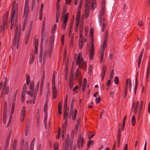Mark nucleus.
<instances>
[{"instance_id": "09e8293b", "label": "nucleus", "mask_w": 150, "mask_h": 150, "mask_svg": "<svg viewBox=\"0 0 150 150\" xmlns=\"http://www.w3.org/2000/svg\"><path fill=\"white\" fill-rule=\"evenodd\" d=\"M21 103L24 102L25 100V98L24 97V94H22L21 96Z\"/></svg>"}, {"instance_id": "7c9ffc66", "label": "nucleus", "mask_w": 150, "mask_h": 150, "mask_svg": "<svg viewBox=\"0 0 150 150\" xmlns=\"http://www.w3.org/2000/svg\"><path fill=\"white\" fill-rule=\"evenodd\" d=\"M34 56L33 55H32L31 56V57L30 58V61H29V63L30 64H31L33 63L34 61Z\"/></svg>"}, {"instance_id": "ddd939ff", "label": "nucleus", "mask_w": 150, "mask_h": 150, "mask_svg": "<svg viewBox=\"0 0 150 150\" xmlns=\"http://www.w3.org/2000/svg\"><path fill=\"white\" fill-rule=\"evenodd\" d=\"M25 108L24 106L23 107L22 111L21 112V122H23L24 120L25 115Z\"/></svg>"}, {"instance_id": "f03ea898", "label": "nucleus", "mask_w": 150, "mask_h": 150, "mask_svg": "<svg viewBox=\"0 0 150 150\" xmlns=\"http://www.w3.org/2000/svg\"><path fill=\"white\" fill-rule=\"evenodd\" d=\"M81 54H79L78 56L76 61V64L78 65L80 68H83L85 69L86 68V62L83 61L82 58H81Z\"/></svg>"}, {"instance_id": "a19ab883", "label": "nucleus", "mask_w": 150, "mask_h": 150, "mask_svg": "<svg viewBox=\"0 0 150 150\" xmlns=\"http://www.w3.org/2000/svg\"><path fill=\"white\" fill-rule=\"evenodd\" d=\"M37 95V93L36 92H34V93H33V95L32 97H31L33 98V100L34 101H35L36 97V96Z\"/></svg>"}, {"instance_id": "f257e3e1", "label": "nucleus", "mask_w": 150, "mask_h": 150, "mask_svg": "<svg viewBox=\"0 0 150 150\" xmlns=\"http://www.w3.org/2000/svg\"><path fill=\"white\" fill-rule=\"evenodd\" d=\"M91 4V9L92 10H93L96 8V4L95 0H92L91 2V3L88 1V0H86L85 9V12L86 17L87 18L88 17L89 11V7Z\"/></svg>"}, {"instance_id": "603ef678", "label": "nucleus", "mask_w": 150, "mask_h": 150, "mask_svg": "<svg viewBox=\"0 0 150 150\" xmlns=\"http://www.w3.org/2000/svg\"><path fill=\"white\" fill-rule=\"evenodd\" d=\"M143 101H142L140 102V105H139V111H140L142 109V105H143Z\"/></svg>"}, {"instance_id": "052dcab7", "label": "nucleus", "mask_w": 150, "mask_h": 150, "mask_svg": "<svg viewBox=\"0 0 150 150\" xmlns=\"http://www.w3.org/2000/svg\"><path fill=\"white\" fill-rule=\"evenodd\" d=\"M92 68H93L92 65H90L89 67V69H88L89 73H91V72L92 70Z\"/></svg>"}, {"instance_id": "680f3d73", "label": "nucleus", "mask_w": 150, "mask_h": 150, "mask_svg": "<svg viewBox=\"0 0 150 150\" xmlns=\"http://www.w3.org/2000/svg\"><path fill=\"white\" fill-rule=\"evenodd\" d=\"M72 26H71L70 27L69 29V37L70 36L71 34L72 33Z\"/></svg>"}, {"instance_id": "69168bd1", "label": "nucleus", "mask_w": 150, "mask_h": 150, "mask_svg": "<svg viewBox=\"0 0 150 150\" xmlns=\"http://www.w3.org/2000/svg\"><path fill=\"white\" fill-rule=\"evenodd\" d=\"M79 122H78L75 127V129H76V132H77L78 130V128L79 127Z\"/></svg>"}, {"instance_id": "6e6552de", "label": "nucleus", "mask_w": 150, "mask_h": 150, "mask_svg": "<svg viewBox=\"0 0 150 150\" xmlns=\"http://www.w3.org/2000/svg\"><path fill=\"white\" fill-rule=\"evenodd\" d=\"M34 84L33 83H31L29 86V88L30 89V91H28L27 92V93L28 95H30V97H32L33 95V93H34Z\"/></svg>"}, {"instance_id": "c85d7f7f", "label": "nucleus", "mask_w": 150, "mask_h": 150, "mask_svg": "<svg viewBox=\"0 0 150 150\" xmlns=\"http://www.w3.org/2000/svg\"><path fill=\"white\" fill-rule=\"evenodd\" d=\"M15 102L14 101L13 102V103L12 104V107L11 110V112H10V115H12L13 114V112L14 110V109L15 108Z\"/></svg>"}, {"instance_id": "79ce46f5", "label": "nucleus", "mask_w": 150, "mask_h": 150, "mask_svg": "<svg viewBox=\"0 0 150 150\" xmlns=\"http://www.w3.org/2000/svg\"><path fill=\"white\" fill-rule=\"evenodd\" d=\"M58 144L56 142L54 144V150H58Z\"/></svg>"}, {"instance_id": "0e129e2a", "label": "nucleus", "mask_w": 150, "mask_h": 150, "mask_svg": "<svg viewBox=\"0 0 150 150\" xmlns=\"http://www.w3.org/2000/svg\"><path fill=\"white\" fill-rule=\"evenodd\" d=\"M6 114H3V120L4 122L6 121Z\"/></svg>"}, {"instance_id": "e433bc0d", "label": "nucleus", "mask_w": 150, "mask_h": 150, "mask_svg": "<svg viewBox=\"0 0 150 150\" xmlns=\"http://www.w3.org/2000/svg\"><path fill=\"white\" fill-rule=\"evenodd\" d=\"M69 17V13H67L65 15H64L63 16V20H66L67 21Z\"/></svg>"}, {"instance_id": "c9c22d12", "label": "nucleus", "mask_w": 150, "mask_h": 150, "mask_svg": "<svg viewBox=\"0 0 150 150\" xmlns=\"http://www.w3.org/2000/svg\"><path fill=\"white\" fill-rule=\"evenodd\" d=\"M26 85L25 83L23 86V90L22 92V94H24L26 90Z\"/></svg>"}, {"instance_id": "4d7b16f0", "label": "nucleus", "mask_w": 150, "mask_h": 150, "mask_svg": "<svg viewBox=\"0 0 150 150\" xmlns=\"http://www.w3.org/2000/svg\"><path fill=\"white\" fill-rule=\"evenodd\" d=\"M6 85H3V89L2 90V95L4 94V92H5V90L6 88Z\"/></svg>"}, {"instance_id": "dca6fc26", "label": "nucleus", "mask_w": 150, "mask_h": 150, "mask_svg": "<svg viewBox=\"0 0 150 150\" xmlns=\"http://www.w3.org/2000/svg\"><path fill=\"white\" fill-rule=\"evenodd\" d=\"M47 104H45L44 105V112H45V117L44 119V122H47Z\"/></svg>"}, {"instance_id": "1a4fd4ad", "label": "nucleus", "mask_w": 150, "mask_h": 150, "mask_svg": "<svg viewBox=\"0 0 150 150\" xmlns=\"http://www.w3.org/2000/svg\"><path fill=\"white\" fill-rule=\"evenodd\" d=\"M67 103H64V119L67 121L68 113L67 111Z\"/></svg>"}, {"instance_id": "c03bdc74", "label": "nucleus", "mask_w": 150, "mask_h": 150, "mask_svg": "<svg viewBox=\"0 0 150 150\" xmlns=\"http://www.w3.org/2000/svg\"><path fill=\"white\" fill-rule=\"evenodd\" d=\"M83 29V26H81L80 28V38H81L82 35V30Z\"/></svg>"}, {"instance_id": "864d4df0", "label": "nucleus", "mask_w": 150, "mask_h": 150, "mask_svg": "<svg viewBox=\"0 0 150 150\" xmlns=\"http://www.w3.org/2000/svg\"><path fill=\"white\" fill-rule=\"evenodd\" d=\"M67 11V6L66 5H65L63 7V13L64 14Z\"/></svg>"}, {"instance_id": "e2e57ef3", "label": "nucleus", "mask_w": 150, "mask_h": 150, "mask_svg": "<svg viewBox=\"0 0 150 150\" xmlns=\"http://www.w3.org/2000/svg\"><path fill=\"white\" fill-rule=\"evenodd\" d=\"M28 13V11H24L23 17L25 18L27 16Z\"/></svg>"}, {"instance_id": "bb28decb", "label": "nucleus", "mask_w": 150, "mask_h": 150, "mask_svg": "<svg viewBox=\"0 0 150 150\" xmlns=\"http://www.w3.org/2000/svg\"><path fill=\"white\" fill-rule=\"evenodd\" d=\"M38 49V40L36 39L35 41V51H37Z\"/></svg>"}, {"instance_id": "ea45409f", "label": "nucleus", "mask_w": 150, "mask_h": 150, "mask_svg": "<svg viewBox=\"0 0 150 150\" xmlns=\"http://www.w3.org/2000/svg\"><path fill=\"white\" fill-rule=\"evenodd\" d=\"M54 42V38L53 37H52L51 41V48L52 49L53 46V44Z\"/></svg>"}, {"instance_id": "39448f33", "label": "nucleus", "mask_w": 150, "mask_h": 150, "mask_svg": "<svg viewBox=\"0 0 150 150\" xmlns=\"http://www.w3.org/2000/svg\"><path fill=\"white\" fill-rule=\"evenodd\" d=\"M90 35L91 38V47L90 52L89 56L90 59L91 60H92L94 55V45L93 44L94 39L93 38V33H91Z\"/></svg>"}, {"instance_id": "4c0bfd02", "label": "nucleus", "mask_w": 150, "mask_h": 150, "mask_svg": "<svg viewBox=\"0 0 150 150\" xmlns=\"http://www.w3.org/2000/svg\"><path fill=\"white\" fill-rule=\"evenodd\" d=\"M35 138H34L33 140L32 141V142L31 144V146H30V148H33L35 144Z\"/></svg>"}, {"instance_id": "7ed1b4c3", "label": "nucleus", "mask_w": 150, "mask_h": 150, "mask_svg": "<svg viewBox=\"0 0 150 150\" xmlns=\"http://www.w3.org/2000/svg\"><path fill=\"white\" fill-rule=\"evenodd\" d=\"M74 133V130H73L71 134L70 139L68 140L67 143H66L65 150H67L68 147L69 148V149H70V150L71 149L73 142Z\"/></svg>"}, {"instance_id": "0eeeda50", "label": "nucleus", "mask_w": 150, "mask_h": 150, "mask_svg": "<svg viewBox=\"0 0 150 150\" xmlns=\"http://www.w3.org/2000/svg\"><path fill=\"white\" fill-rule=\"evenodd\" d=\"M105 6L103 5V3H102V10L100 11L99 17V22L100 25H102V16H104L105 12Z\"/></svg>"}, {"instance_id": "8fccbe9b", "label": "nucleus", "mask_w": 150, "mask_h": 150, "mask_svg": "<svg viewBox=\"0 0 150 150\" xmlns=\"http://www.w3.org/2000/svg\"><path fill=\"white\" fill-rule=\"evenodd\" d=\"M114 73V70L113 69H112L111 71L110 74V78L112 79L113 77V74Z\"/></svg>"}, {"instance_id": "6ab92c4d", "label": "nucleus", "mask_w": 150, "mask_h": 150, "mask_svg": "<svg viewBox=\"0 0 150 150\" xmlns=\"http://www.w3.org/2000/svg\"><path fill=\"white\" fill-rule=\"evenodd\" d=\"M45 79V72H44L43 75L42 77V80L41 81V84L40 86V88H41L43 85Z\"/></svg>"}, {"instance_id": "b1692460", "label": "nucleus", "mask_w": 150, "mask_h": 150, "mask_svg": "<svg viewBox=\"0 0 150 150\" xmlns=\"http://www.w3.org/2000/svg\"><path fill=\"white\" fill-rule=\"evenodd\" d=\"M31 30L32 29L31 28H29L28 30L26 35V37L27 38H29V36H30Z\"/></svg>"}, {"instance_id": "bf43d9fd", "label": "nucleus", "mask_w": 150, "mask_h": 150, "mask_svg": "<svg viewBox=\"0 0 150 150\" xmlns=\"http://www.w3.org/2000/svg\"><path fill=\"white\" fill-rule=\"evenodd\" d=\"M110 85V80H108L107 81L106 86H108V88L109 87Z\"/></svg>"}, {"instance_id": "49530a36", "label": "nucleus", "mask_w": 150, "mask_h": 150, "mask_svg": "<svg viewBox=\"0 0 150 150\" xmlns=\"http://www.w3.org/2000/svg\"><path fill=\"white\" fill-rule=\"evenodd\" d=\"M82 136V135H81V134H80L79 135V138H78V140L77 143V144H79V141L81 140L82 139H84L83 138Z\"/></svg>"}, {"instance_id": "4468645a", "label": "nucleus", "mask_w": 150, "mask_h": 150, "mask_svg": "<svg viewBox=\"0 0 150 150\" xmlns=\"http://www.w3.org/2000/svg\"><path fill=\"white\" fill-rule=\"evenodd\" d=\"M102 45H103V47H102V48H101L100 52V54H101V55L100 56V61H103V55L104 54V52L105 51V48L106 47V44H105V46H104L103 44Z\"/></svg>"}, {"instance_id": "9b49d317", "label": "nucleus", "mask_w": 150, "mask_h": 150, "mask_svg": "<svg viewBox=\"0 0 150 150\" xmlns=\"http://www.w3.org/2000/svg\"><path fill=\"white\" fill-rule=\"evenodd\" d=\"M144 49H143L140 52L139 56L138 61V66L139 68L140 67L142 57L144 54Z\"/></svg>"}, {"instance_id": "473e14b6", "label": "nucleus", "mask_w": 150, "mask_h": 150, "mask_svg": "<svg viewBox=\"0 0 150 150\" xmlns=\"http://www.w3.org/2000/svg\"><path fill=\"white\" fill-rule=\"evenodd\" d=\"M84 142V139H82L81 140L79 141V144H77L79 146L80 144H81V148H82Z\"/></svg>"}, {"instance_id": "9d476101", "label": "nucleus", "mask_w": 150, "mask_h": 150, "mask_svg": "<svg viewBox=\"0 0 150 150\" xmlns=\"http://www.w3.org/2000/svg\"><path fill=\"white\" fill-rule=\"evenodd\" d=\"M75 110V112L71 111H71H70L69 113V117L70 118L72 116V119L73 121L75 119L77 114V110H74V111Z\"/></svg>"}, {"instance_id": "f704fd0d", "label": "nucleus", "mask_w": 150, "mask_h": 150, "mask_svg": "<svg viewBox=\"0 0 150 150\" xmlns=\"http://www.w3.org/2000/svg\"><path fill=\"white\" fill-rule=\"evenodd\" d=\"M57 14L56 16L59 17V13L60 12V9L59 6H58L57 7Z\"/></svg>"}, {"instance_id": "3c124183", "label": "nucleus", "mask_w": 150, "mask_h": 150, "mask_svg": "<svg viewBox=\"0 0 150 150\" xmlns=\"http://www.w3.org/2000/svg\"><path fill=\"white\" fill-rule=\"evenodd\" d=\"M115 82V83L118 84L119 83L118 78L117 76H116L115 78L114 79Z\"/></svg>"}, {"instance_id": "5fc2aeb1", "label": "nucleus", "mask_w": 150, "mask_h": 150, "mask_svg": "<svg viewBox=\"0 0 150 150\" xmlns=\"http://www.w3.org/2000/svg\"><path fill=\"white\" fill-rule=\"evenodd\" d=\"M14 19H13V21L12 22V17H11V29L12 30L13 27V25L14 24Z\"/></svg>"}, {"instance_id": "72a5a7b5", "label": "nucleus", "mask_w": 150, "mask_h": 150, "mask_svg": "<svg viewBox=\"0 0 150 150\" xmlns=\"http://www.w3.org/2000/svg\"><path fill=\"white\" fill-rule=\"evenodd\" d=\"M108 36V34H106L105 35L104 38V41L103 42V45L104 46L105 45V44H106V42L107 41V37Z\"/></svg>"}, {"instance_id": "4be33fe9", "label": "nucleus", "mask_w": 150, "mask_h": 150, "mask_svg": "<svg viewBox=\"0 0 150 150\" xmlns=\"http://www.w3.org/2000/svg\"><path fill=\"white\" fill-rule=\"evenodd\" d=\"M76 78H78L79 79H80L81 77V75L79 74V69H77L76 72Z\"/></svg>"}, {"instance_id": "13d9d810", "label": "nucleus", "mask_w": 150, "mask_h": 150, "mask_svg": "<svg viewBox=\"0 0 150 150\" xmlns=\"http://www.w3.org/2000/svg\"><path fill=\"white\" fill-rule=\"evenodd\" d=\"M62 101H60L58 104V109H62Z\"/></svg>"}, {"instance_id": "20e7f679", "label": "nucleus", "mask_w": 150, "mask_h": 150, "mask_svg": "<svg viewBox=\"0 0 150 150\" xmlns=\"http://www.w3.org/2000/svg\"><path fill=\"white\" fill-rule=\"evenodd\" d=\"M18 8V4L17 3L16 4V1H14L13 2L12 10V22L13 21V18L16 16L17 14V9Z\"/></svg>"}, {"instance_id": "a211bd4d", "label": "nucleus", "mask_w": 150, "mask_h": 150, "mask_svg": "<svg viewBox=\"0 0 150 150\" xmlns=\"http://www.w3.org/2000/svg\"><path fill=\"white\" fill-rule=\"evenodd\" d=\"M84 44L83 41L82 39L81 38H80L79 40V49H82L83 47V46Z\"/></svg>"}, {"instance_id": "58836bf2", "label": "nucleus", "mask_w": 150, "mask_h": 150, "mask_svg": "<svg viewBox=\"0 0 150 150\" xmlns=\"http://www.w3.org/2000/svg\"><path fill=\"white\" fill-rule=\"evenodd\" d=\"M18 90H16V92L14 94V99H13V102L14 101L15 102H15H16V96H17V93H18Z\"/></svg>"}, {"instance_id": "412c9836", "label": "nucleus", "mask_w": 150, "mask_h": 150, "mask_svg": "<svg viewBox=\"0 0 150 150\" xmlns=\"http://www.w3.org/2000/svg\"><path fill=\"white\" fill-rule=\"evenodd\" d=\"M128 81L127 80L126 82V85L125 88V93L124 95V98H125L127 95V91L128 85Z\"/></svg>"}, {"instance_id": "cd10ccee", "label": "nucleus", "mask_w": 150, "mask_h": 150, "mask_svg": "<svg viewBox=\"0 0 150 150\" xmlns=\"http://www.w3.org/2000/svg\"><path fill=\"white\" fill-rule=\"evenodd\" d=\"M74 103H71L70 109V111H71H71L75 112V110L74 111V110H76V109H74Z\"/></svg>"}, {"instance_id": "a878e982", "label": "nucleus", "mask_w": 150, "mask_h": 150, "mask_svg": "<svg viewBox=\"0 0 150 150\" xmlns=\"http://www.w3.org/2000/svg\"><path fill=\"white\" fill-rule=\"evenodd\" d=\"M63 22L62 24V28L63 30H65L66 27V23L67 22V21L66 20H63Z\"/></svg>"}, {"instance_id": "423d86ee", "label": "nucleus", "mask_w": 150, "mask_h": 150, "mask_svg": "<svg viewBox=\"0 0 150 150\" xmlns=\"http://www.w3.org/2000/svg\"><path fill=\"white\" fill-rule=\"evenodd\" d=\"M55 72L54 73L53 75L52 79V93L53 96L54 98H55L56 96L57 91L56 90L55 84V76H54Z\"/></svg>"}, {"instance_id": "37998d69", "label": "nucleus", "mask_w": 150, "mask_h": 150, "mask_svg": "<svg viewBox=\"0 0 150 150\" xmlns=\"http://www.w3.org/2000/svg\"><path fill=\"white\" fill-rule=\"evenodd\" d=\"M36 0H32V10H33L35 2H36Z\"/></svg>"}, {"instance_id": "f3484780", "label": "nucleus", "mask_w": 150, "mask_h": 150, "mask_svg": "<svg viewBox=\"0 0 150 150\" xmlns=\"http://www.w3.org/2000/svg\"><path fill=\"white\" fill-rule=\"evenodd\" d=\"M17 28H16L15 31V36L14 38V42L15 41L16 42L17 40L18 41V40H19V38L18 36L19 33L18 35V30H17Z\"/></svg>"}, {"instance_id": "393cba45", "label": "nucleus", "mask_w": 150, "mask_h": 150, "mask_svg": "<svg viewBox=\"0 0 150 150\" xmlns=\"http://www.w3.org/2000/svg\"><path fill=\"white\" fill-rule=\"evenodd\" d=\"M67 125V122H64L63 124L62 129L63 131V133H64L66 131Z\"/></svg>"}, {"instance_id": "f8f14e48", "label": "nucleus", "mask_w": 150, "mask_h": 150, "mask_svg": "<svg viewBox=\"0 0 150 150\" xmlns=\"http://www.w3.org/2000/svg\"><path fill=\"white\" fill-rule=\"evenodd\" d=\"M139 102H137L135 104L133 103L132 104V109L134 108V110L133 112L134 114H136L137 110L138 107V106Z\"/></svg>"}, {"instance_id": "338daca9", "label": "nucleus", "mask_w": 150, "mask_h": 150, "mask_svg": "<svg viewBox=\"0 0 150 150\" xmlns=\"http://www.w3.org/2000/svg\"><path fill=\"white\" fill-rule=\"evenodd\" d=\"M39 87V86L36 85L35 87V88L34 92H36L37 93L38 91V88Z\"/></svg>"}, {"instance_id": "774afa93", "label": "nucleus", "mask_w": 150, "mask_h": 150, "mask_svg": "<svg viewBox=\"0 0 150 150\" xmlns=\"http://www.w3.org/2000/svg\"><path fill=\"white\" fill-rule=\"evenodd\" d=\"M150 69V66H148L147 73H146V75H149Z\"/></svg>"}, {"instance_id": "c756f323", "label": "nucleus", "mask_w": 150, "mask_h": 150, "mask_svg": "<svg viewBox=\"0 0 150 150\" xmlns=\"http://www.w3.org/2000/svg\"><path fill=\"white\" fill-rule=\"evenodd\" d=\"M100 97L99 95H97L96 98V103H98L100 102Z\"/></svg>"}, {"instance_id": "aec40b11", "label": "nucleus", "mask_w": 150, "mask_h": 150, "mask_svg": "<svg viewBox=\"0 0 150 150\" xmlns=\"http://www.w3.org/2000/svg\"><path fill=\"white\" fill-rule=\"evenodd\" d=\"M17 141L16 140H15L12 143L11 149V150H15L16 146Z\"/></svg>"}, {"instance_id": "a18cd8bd", "label": "nucleus", "mask_w": 150, "mask_h": 150, "mask_svg": "<svg viewBox=\"0 0 150 150\" xmlns=\"http://www.w3.org/2000/svg\"><path fill=\"white\" fill-rule=\"evenodd\" d=\"M79 11H80V10L78 11L77 13V20L79 21V19L80 16V12H79Z\"/></svg>"}, {"instance_id": "2eb2a0df", "label": "nucleus", "mask_w": 150, "mask_h": 150, "mask_svg": "<svg viewBox=\"0 0 150 150\" xmlns=\"http://www.w3.org/2000/svg\"><path fill=\"white\" fill-rule=\"evenodd\" d=\"M11 134V133H10L8 136L4 146V150H7V148L8 146Z\"/></svg>"}, {"instance_id": "de8ad7c7", "label": "nucleus", "mask_w": 150, "mask_h": 150, "mask_svg": "<svg viewBox=\"0 0 150 150\" xmlns=\"http://www.w3.org/2000/svg\"><path fill=\"white\" fill-rule=\"evenodd\" d=\"M94 143V142L91 140H89L88 142V144L87 145V147H89V146L93 144Z\"/></svg>"}, {"instance_id": "2f4dec72", "label": "nucleus", "mask_w": 150, "mask_h": 150, "mask_svg": "<svg viewBox=\"0 0 150 150\" xmlns=\"http://www.w3.org/2000/svg\"><path fill=\"white\" fill-rule=\"evenodd\" d=\"M26 83L27 85L29 84L30 82V77L28 74H26Z\"/></svg>"}, {"instance_id": "5701e85b", "label": "nucleus", "mask_w": 150, "mask_h": 150, "mask_svg": "<svg viewBox=\"0 0 150 150\" xmlns=\"http://www.w3.org/2000/svg\"><path fill=\"white\" fill-rule=\"evenodd\" d=\"M6 104H7V102L6 101L4 102V106L3 114H6V112L7 111V106Z\"/></svg>"}, {"instance_id": "6e6d98bb", "label": "nucleus", "mask_w": 150, "mask_h": 150, "mask_svg": "<svg viewBox=\"0 0 150 150\" xmlns=\"http://www.w3.org/2000/svg\"><path fill=\"white\" fill-rule=\"evenodd\" d=\"M9 89V86H7L6 87V90H5V92H4V94H8V91Z\"/></svg>"}]
</instances>
